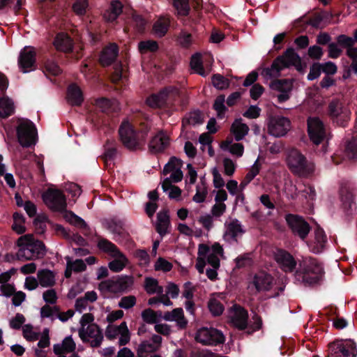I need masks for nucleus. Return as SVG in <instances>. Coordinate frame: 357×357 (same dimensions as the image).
<instances>
[{
	"label": "nucleus",
	"mask_w": 357,
	"mask_h": 357,
	"mask_svg": "<svg viewBox=\"0 0 357 357\" xmlns=\"http://www.w3.org/2000/svg\"><path fill=\"white\" fill-rule=\"evenodd\" d=\"M324 54L323 50L318 45H313L308 49L309 56L314 60H320Z\"/></svg>",
	"instance_id": "0e129e2a"
},
{
	"label": "nucleus",
	"mask_w": 357,
	"mask_h": 357,
	"mask_svg": "<svg viewBox=\"0 0 357 357\" xmlns=\"http://www.w3.org/2000/svg\"><path fill=\"white\" fill-rule=\"evenodd\" d=\"M18 66L23 73H29L35 69L36 53L32 47H24L18 57Z\"/></svg>",
	"instance_id": "f3484780"
},
{
	"label": "nucleus",
	"mask_w": 357,
	"mask_h": 357,
	"mask_svg": "<svg viewBox=\"0 0 357 357\" xmlns=\"http://www.w3.org/2000/svg\"><path fill=\"white\" fill-rule=\"evenodd\" d=\"M169 20L165 18L158 19L153 24L155 33L160 37L164 36L169 29Z\"/></svg>",
	"instance_id": "58836bf2"
},
{
	"label": "nucleus",
	"mask_w": 357,
	"mask_h": 357,
	"mask_svg": "<svg viewBox=\"0 0 357 357\" xmlns=\"http://www.w3.org/2000/svg\"><path fill=\"white\" fill-rule=\"evenodd\" d=\"M285 220L292 234L305 240L311 230V227L305 220L298 215L288 213L285 215Z\"/></svg>",
	"instance_id": "ddd939ff"
},
{
	"label": "nucleus",
	"mask_w": 357,
	"mask_h": 357,
	"mask_svg": "<svg viewBox=\"0 0 357 357\" xmlns=\"http://www.w3.org/2000/svg\"><path fill=\"white\" fill-rule=\"evenodd\" d=\"M173 265L164 258L160 257L155 264V269L157 271L161 270L165 272L170 271L172 269Z\"/></svg>",
	"instance_id": "680f3d73"
},
{
	"label": "nucleus",
	"mask_w": 357,
	"mask_h": 357,
	"mask_svg": "<svg viewBox=\"0 0 357 357\" xmlns=\"http://www.w3.org/2000/svg\"><path fill=\"white\" fill-rule=\"evenodd\" d=\"M321 70L326 75H333L337 71V66L332 61H327L321 63Z\"/></svg>",
	"instance_id": "338daca9"
},
{
	"label": "nucleus",
	"mask_w": 357,
	"mask_h": 357,
	"mask_svg": "<svg viewBox=\"0 0 357 357\" xmlns=\"http://www.w3.org/2000/svg\"><path fill=\"white\" fill-rule=\"evenodd\" d=\"M66 98L68 102L75 106L82 105L84 98L80 88L76 84H71L67 89Z\"/></svg>",
	"instance_id": "393cba45"
},
{
	"label": "nucleus",
	"mask_w": 357,
	"mask_h": 357,
	"mask_svg": "<svg viewBox=\"0 0 357 357\" xmlns=\"http://www.w3.org/2000/svg\"><path fill=\"white\" fill-rule=\"evenodd\" d=\"M132 23L135 30L138 33H142L144 32L146 26V21L142 15L136 13L133 14Z\"/></svg>",
	"instance_id": "603ef678"
},
{
	"label": "nucleus",
	"mask_w": 357,
	"mask_h": 357,
	"mask_svg": "<svg viewBox=\"0 0 357 357\" xmlns=\"http://www.w3.org/2000/svg\"><path fill=\"white\" fill-rule=\"evenodd\" d=\"M54 46L57 51L64 53H70L74 47L73 39L66 33H57L54 39Z\"/></svg>",
	"instance_id": "aec40b11"
},
{
	"label": "nucleus",
	"mask_w": 357,
	"mask_h": 357,
	"mask_svg": "<svg viewBox=\"0 0 357 357\" xmlns=\"http://www.w3.org/2000/svg\"><path fill=\"white\" fill-rule=\"evenodd\" d=\"M158 285V282L156 279L153 278H146L145 279V289L149 294H155Z\"/></svg>",
	"instance_id": "e2e57ef3"
},
{
	"label": "nucleus",
	"mask_w": 357,
	"mask_h": 357,
	"mask_svg": "<svg viewBox=\"0 0 357 357\" xmlns=\"http://www.w3.org/2000/svg\"><path fill=\"white\" fill-rule=\"evenodd\" d=\"M123 4L119 0H114L111 2L108 9L102 14L104 20L107 22H115L123 12Z\"/></svg>",
	"instance_id": "5701e85b"
},
{
	"label": "nucleus",
	"mask_w": 357,
	"mask_h": 357,
	"mask_svg": "<svg viewBox=\"0 0 357 357\" xmlns=\"http://www.w3.org/2000/svg\"><path fill=\"white\" fill-rule=\"evenodd\" d=\"M105 224L107 229L112 233L122 235L125 231L126 220L115 216L106 220Z\"/></svg>",
	"instance_id": "a878e982"
},
{
	"label": "nucleus",
	"mask_w": 357,
	"mask_h": 357,
	"mask_svg": "<svg viewBox=\"0 0 357 357\" xmlns=\"http://www.w3.org/2000/svg\"><path fill=\"white\" fill-rule=\"evenodd\" d=\"M133 277L121 275L102 282L100 287L109 292L117 294L126 292L133 285Z\"/></svg>",
	"instance_id": "4468645a"
},
{
	"label": "nucleus",
	"mask_w": 357,
	"mask_h": 357,
	"mask_svg": "<svg viewBox=\"0 0 357 357\" xmlns=\"http://www.w3.org/2000/svg\"><path fill=\"white\" fill-rule=\"evenodd\" d=\"M66 261H69L74 272L80 273L86 269V265L82 259L72 261L70 257H66Z\"/></svg>",
	"instance_id": "4d7b16f0"
},
{
	"label": "nucleus",
	"mask_w": 357,
	"mask_h": 357,
	"mask_svg": "<svg viewBox=\"0 0 357 357\" xmlns=\"http://www.w3.org/2000/svg\"><path fill=\"white\" fill-rule=\"evenodd\" d=\"M26 319L22 314L17 313L15 317L10 321V328L19 330L22 326L24 324Z\"/></svg>",
	"instance_id": "052dcab7"
},
{
	"label": "nucleus",
	"mask_w": 357,
	"mask_h": 357,
	"mask_svg": "<svg viewBox=\"0 0 357 357\" xmlns=\"http://www.w3.org/2000/svg\"><path fill=\"white\" fill-rule=\"evenodd\" d=\"M321 63L315 62L310 68V72L307 76L308 80L312 81L317 79L321 73Z\"/></svg>",
	"instance_id": "5fc2aeb1"
},
{
	"label": "nucleus",
	"mask_w": 357,
	"mask_h": 357,
	"mask_svg": "<svg viewBox=\"0 0 357 357\" xmlns=\"http://www.w3.org/2000/svg\"><path fill=\"white\" fill-rule=\"evenodd\" d=\"M148 132L147 128L137 130L128 121H123L119 128L120 140L123 146L130 151L142 149Z\"/></svg>",
	"instance_id": "7ed1b4c3"
},
{
	"label": "nucleus",
	"mask_w": 357,
	"mask_h": 357,
	"mask_svg": "<svg viewBox=\"0 0 357 357\" xmlns=\"http://www.w3.org/2000/svg\"><path fill=\"white\" fill-rule=\"evenodd\" d=\"M204 122V116L200 110H195L186 115L182 121V126L185 127L188 125L195 126L197 124H202Z\"/></svg>",
	"instance_id": "473e14b6"
},
{
	"label": "nucleus",
	"mask_w": 357,
	"mask_h": 357,
	"mask_svg": "<svg viewBox=\"0 0 357 357\" xmlns=\"http://www.w3.org/2000/svg\"><path fill=\"white\" fill-rule=\"evenodd\" d=\"M212 84L219 90H224L229 86V81L220 74H214L212 76Z\"/></svg>",
	"instance_id": "49530a36"
},
{
	"label": "nucleus",
	"mask_w": 357,
	"mask_h": 357,
	"mask_svg": "<svg viewBox=\"0 0 357 357\" xmlns=\"http://www.w3.org/2000/svg\"><path fill=\"white\" fill-rule=\"evenodd\" d=\"M138 49L142 54H145L149 52H155L158 49V43L155 40H143L139 43Z\"/></svg>",
	"instance_id": "37998d69"
},
{
	"label": "nucleus",
	"mask_w": 357,
	"mask_h": 357,
	"mask_svg": "<svg viewBox=\"0 0 357 357\" xmlns=\"http://www.w3.org/2000/svg\"><path fill=\"white\" fill-rule=\"evenodd\" d=\"M344 151L349 158H355L357 155V146L355 142L349 141L345 145Z\"/></svg>",
	"instance_id": "774afa93"
},
{
	"label": "nucleus",
	"mask_w": 357,
	"mask_h": 357,
	"mask_svg": "<svg viewBox=\"0 0 357 357\" xmlns=\"http://www.w3.org/2000/svg\"><path fill=\"white\" fill-rule=\"evenodd\" d=\"M62 72L56 62L53 60H47L43 65V73L46 75L57 76Z\"/></svg>",
	"instance_id": "e433bc0d"
},
{
	"label": "nucleus",
	"mask_w": 357,
	"mask_h": 357,
	"mask_svg": "<svg viewBox=\"0 0 357 357\" xmlns=\"http://www.w3.org/2000/svg\"><path fill=\"white\" fill-rule=\"evenodd\" d=\"M15 111L13 100L7 96L0 98V118L6 119Z\"/></svg>",
	"instance_id": "c85d7f7f"
},
{
	"label": "nucleus",
	"mask_w": 357,
	"mask_h": 357,
	"mask_svg": "<svg viewBox=\"0 0 357 357\" xmlns=\"http://www.w3.org/2000/svg\"><path fill=\"white\" fill-rule=\"evenodd\" d=\"M225 98L224 95H219L215 100L213 109L217 112L218 119H223L227 108L225 105Z\"/></svg>",
	"instance_id": "4c0bfd02"
},
{
	"label": "nucleus",
	"mask_w": 357,
	"mask_h": 357,
	"mask_svg": "<svg viewBox=\"0 0 357 357\" xmlns=\"http://www.w3.org/2000/svg\"><path fill=\"white\" fill-rule=\"evenodd\" d=\"M126 77L124 75V69L121 62L116 64L114 72L112 73V79L114 82H118L123 80Z\"/></svg>",
	"instance_id": "13d9d810"
},
{
	"label": "nucleus",
	"mask_w": 357,
	"mask_h": 357,
	"mask_svg": "<svg viewBox=\"0 0 357 357\" xmlns=\"http://www.w3.org/2000/svg\"><path fill=\"white\" fill-rule=\"evenodd\" d=\"M227 231L231 238L236 241H237L238 234L244 233L241 225L237 219H234L229 223Z\"/></svg>",
	"instance_id": "c03bdc74"
},
{
	"label": "nucleus",
	"mask_w": 357,
	"mask_h": 357,
	"mask_svg": "<svg viewBox=\"0 0 357 357\" xmlns=\"http://www.w3.org/2000/svg\"><path fill=\"white\" fill-rule=\"evenodd\" d=\"M190 66L197 74L202 77H206L207 73L206 72L202 60L201 55L198 53L192 55L190 60Z\"/></svg>",
	"instance_id": "c9c22d12"
},
{
	"label": "nucleus",
	"mask_w": 357,
	"mask_h": 357,
	"mask_svg": "<svg viewBox=\"0 0 357 357\" xmlns=\"http://www.w3.org/2000/svg\"><path fill=\"white\" fill-rule=\"evenodd\" d=\"M18 142L23 147H29L35 144L36 128L34 123L29 120H22L17 127Z\"/></svg>",
	"instance_id": "9b49d317"
},
{
	"label": "nucleus",
	"mask_w": 357,
	"mask_h": 357,
	"mask_svg": "<svg viewBox=\"0 0 357 357\" xmlns=\"http://www.w3.org/2000/svg\"><path fill=\"white\" fill-rule=\"evenodd\" d=\"M42 198L45 205L52 211H66V197L61 190L48 188L42 195Z\"/></svg>",
	"instance_id": "9d476101"
},
{
	"label": "nucleus",
	"mask_w": 357,
	"mask_h": 357,
	"mask_svg": "<svg viewBox=\"0 0 357 357\" xmlns=\"http://www.w3.org/2000/svg\"><path fill=\"white\" fill-rule=\"evenodd\" d=\"M65 218L70 224L75 225L76 227L82 229H86L88 227L86 222L80 217L75 214L73 211H66Z\"/></svg>",
	"instance_id": "a19ab883"
},
{
	"label": "nucleus",
	"mask_w": 357,
	"mask_h": 357,
	"mask_svg": "<svg viewBox=\"0 0 357 357\" xmlns=\"http://www.w3.org/2000/svg\"><path fill=\"white\" fill-rule=\"evenodd\" d=\"M38 279L40 284L43 287H52L55 284L54 274L48 269H42L38 272Z\"/></svg>",
	"instance_id": "cd10ccee"
},
{
	"label": "nucleus",
	"mask_w": 357,
	"mask_h": 357,
	"mask_svg": "<svg viewBox=\"0 0 357 357\" xmlns=\"http://www.w3.org/2000/svg\"><path fill=\"white\" fill-rule=\"evenodd\" d=\"M287 162L289 168L294 173L307 175L313 172L314 166L310 163L304 155L296 149L289 151Z\"/></svg>",
	"instance_id": "1a4fd4ad"
},
{
	"label": "nucleus",
	"mask_w": 357,
	"mask_h": 357,
	"mask_svg": "<svg viewBox=\"0 0 357 357\" xmlns=\"http://www.w3.org/2000/svg\"><path fill=\"white\" fill-rule=\"evenodd\" d=\"M158 349V346L155 345L148 340L143 341L138 347L137 355L143 357V354L155 352Z\"/></svg>",
	"instance_id": "de8ad7c7"
},
{
	"label": "nucleus",
	"mask_w": 357,
	"mask_h": 357,
	"mask_svg": "<svg viewBox=\"0 0 357 357\" xmlns=\"http://www.w3.org/2000/svg\"><path fill=\"white\" fill-rule=\"evenodd\" d=\"M233 308L234 313L231 317V322L235 328H238L239 331L246 330L245 333L248 335H252L255 331L261 329L262 320L257 314L253 315V324L249 325L248 311L239 305H234Z\"/></svg>",
	"instance_id": "39448f33"
},
{
	"label": "nucleus",
	"mask_w": 357,
	"mask_h": 357,
	"mask_svg": "<svg viewBox=\"0 0 357 357\" xmlns=\"http://www.w3.org/2000/svg\"><path fill=\"white\" fill-rule=\"evenodd\" d=\"M119 47L116 43H111L104 47L99 57L100 63L105 67L113 63L119 55Z\"/></svg>",
	"instance_id": "4be33fe9"
},
{
	"label": "nucleus",
	"mask_w": 357,
	"mask_h": 357,
	"mask_svg": "<svg viewBox=\"0 0 357 357\" xmlns=\"http://www.w3.org/2000/svg\"><path fill=\"white\" fill-rule=\"evenodd\" d=\"M274 278L269 273L265 271H260L255 274L252 283L257 291H269L273 285Z\"/></svg>",
	"instance_id": "412c9836"
},
{
	"label": "nucleus",
	"mask_w": 357,
	"mask_h": 357,
	"mask_svg": "<svg viewBox=\"0 0 357 357\" xmlns=\"http://www.w3.org/2000/svg\"><path fill=\"white\" fill-rule=\"evenodd\" d=\"M195 340L204 345L216 346L223 344L225 341V337L220 330L212 327H202L197 331Z\"/></svg>",
	"instance_id": "f8f14e48"
},
{
	"label": "nucleus",
	"mask_w": 357,
	"mask_h": 357,
	"mask_svg": "<svg viewBox=\"0 0 357 357\" xmlns=\"http://www.w3.org/2000/svg\"><path fill=\"white\" fill-rule=\"evenodd\" d=\"M356 195L357 191L349 187H342L340 190L341 206L344 215L348 218L351 217L356 209Z\"/></svg>",
	"instance_id": "2eb2a0df"
},
{
	"label": "nucleus",
	"mask_w": 357,
	"mask_h": 357,
	"mask_svg": "<svg viewBox=\"0 0 357 357\" xmlns=\"http://www.w3.org/2000/svg\"><path fill=\"white\" fill-rule=\"evenodd\" d=\"M337 43L342 47H350L354 45V40L351 37L341 34L337 38Z\"/></svg>",
	"instance_id": "69168bd1"
},
{
	"label": "nucleus",
	"mask_w": 357,
	"mask_h": 357,
	"mask_svg": "<svg viewBox=\"0 0 357 357\" xmlns=\"http://www.w3.org/2000/svg\"><path fill=\"white\" fill-rule=\"evenodd\" d=\"M136 297L132 295L123 296L121 298L120 301L119 302V307L124 309H130L132 307H134L136 304Z\"/></svg>",
	"instance_id": "6e6d98bb"
},
{
	"label": "nucleus",
	"mask_w": 357,
	"mask_h": 357,
	"mask_svg": "<svg viewBox=\"0 0 357 357\" xmlns=\"http://www.w3.org/2000/svg\"><path fill=\"white\" fill-rule=\"evenodd\" d=\"M98 247L105 252L109 253L116 259L110 261L108 264L109 269L118 273L123 269L128 263L126 255L120 251L116 245L106 238H100L98 242Z\"/></svg>",
	"instance_id": "0eeeda50"
},
{
	"label": "nucleus",
	"mask_w": 357,
	"mask_h": 357,
	"mask_svg": "<svg viewBox=\"0 0 357 357\" xmlns=\"http://www.w3.org/2000/svg\"><path fill=\"white\" fill-rule=\"evenodd\" d=\"M20 248L17 253L20 260H34L43 257L46 254V247L43 241L36 240L33 235L26 234L17 241Z\"/></svg>",
	"instance_id": "20e7f679"
},
{
	"label": "nucleus",
	"mask_w": 357,
	"mask_h": 357,
	"mask_svg": "<svg viewBox=\"0 0 357 357\" xmlns=\"http://www.w3.org/2000/svg\"><path fill=\"white\" fill-rule=\"evenodd\" d=\"M170 226V218L168 209H163L157 214L156 231L164 236L167 234V229Z\"/></svg>",
	"instance_id": "b1692460"
},
{
	"label": "nucleus",
	"mask_w": 357,
	"mask_h": 357,
	"mask_svg": "<svg viewBox=\"0 0 357 357\" xmlns=\"http://www.w3.org/2000/svg\"><path fill=\"white\" fill-rule=\"evenodd\" d=\"M177 40L182 47H189L192 44V34L183 30L178 36Z\"/></svg>",
	"instance_id": "bf43d9fd"
},
{
	"label": "nucleus",
	"mask_w": 357,
	"mask_h": 357,
	"mask_svg": "<svg viewBox=\"0 0 357 357\" xmlns=\"http://www.w3.org/2000/svg\"><path fill=\"white\" fill-rule=\"evenodd\" d=\"M261 169V164L259 162V158L255 162L248 173L245 175L244 179L240 184V188L243 190L247 185H248L254 178L259 173Z\"/></svg>",
	"instance_id": "72a5a7b5"
},
{
	"label": "nucleus",
	"mask_w": 357,
	"mask_h": 357,
	"mask_svg": "<svg viewBox=\"0 0 357 357\" xmlns=\"http://www.w3.org/2000/svg\"><path fill=\"white\" fill-rule=\"evenodd\" d=\"M270 87L280 92H290L292 89V82L287 79H278L271 82Z\"/></svg>",
	"instance_id": "f704fd0d"
},
{
	"label": "nucleus",
	"mask_w": 357,
	"mask_h": 357,
	"mask_svg": "<svg viewBox=\"0 0 357 357\" xmlns=\"http://www.w3.org/2000/svg\"><path fill=\"white\" fill-rule=\"evenodd\" d=\"M88 6V0H75L73 4L72 8L77 15L82 16L85 15Z\"/></svg>",
	"instance_id": "3c124183"
},
{
	"label": "nucleus",
	"mask_w": 357,
	"mask_h": 357,
	"mask_svg": "<svg viewBox=\"0 0 357 357\" xmlns=\"http://www.w3.org/2000/svg\"><path fill=\"white\" fill-rule=\"evenodd\" d=\"M183 165V161L177 158L175 156H172L169 158V162L165 165L162 173L164 175H167L171 172H174L178 167H181Z\"/></svg>",
	"instance_id": "09e8293b"
},
{
	"label": "nucleus",
	"mask_w": 357,
	"mask_h": 357,
	"mask_svg": "<svg viewBox=\"0 0 357 357\" xmlns=\"http://www.w3.org/2000/svg\"><path fill=\"white\" fill-rule=\"evenodd\" d=\"M274 259L284 272H295L296 281L305 287L319 283L324 274L323 266L314 258L310 257L303 260L297 268V261L294 257L287 250L278 248L274 253Z\"/></svg>",
	"instance_id": "f257e3e1"
},
{
	"label": "nucleus",
	"mask_w": 357,
	"mask_h": 357,
	"mask_svg": "<svg viewBox=\"0 0 357 357\" xmlns=\"http://www.w3.org/2000/svg\"><path fill=\"white\" fill-rule=\"evenodd\" d=\"M307 126L309 137L314 144L319 145L326 139V143L322 146V151L326 153L328 138L324 122L317 116H310L307 120Z\"/></svg>",
	"instance_id": "6e6552de"
},
{
	"label": "nucleus",
	"mask_w": 357,
	"mask_h": 357,
	"mask_svg": "<svg viewBox=\"0 0 357 357\" xmlns=\"http://www.w3.org/2000/svg\"><path fill=\"white\" fill-rule=\"evenodd\" d=\"M96 105L103 113L110 114L115 110L114 102L106 98L96 100Z\"/></svg>",
	"instance_id": "79ce46f5"
},
{
	"label": "nucleus",
	"mask_w": 357,
	"mask_h": 357,
	"mask_svg": "<svg viewBox=\"0 0 357 357\" xmlns=\"http://www.w3.org/2000/svg\"><path fill=\"white\" fill-rule=\"evenodd\" d=\"M161 315V312L158 313L151 308L146 309L142 312V319L147 324H156L158 321V317Z\"/></svg>",
	"instance_id": "a18cd8bd"
},
{
	"label": "nucleus",
	"mask_w": 357,
	"mask_h": 357,
	"mask_svg": "<svg viewBox=\"0 0 357 357\" xmlns=\"http://www.w3.org/2000/svg\"><path fill=\"white\" fill-rule=\"evenodd\" d=\"M355 352L356 347H350L341 340H335L328 344L327 357H356Z\"/></svg>",
	"instance_id": "a211bd4d"
},
{
	"label": "nucleus",
	"mask_w": 357,
	"mask_h": 357,
	"mask_svg": "<svg viewBox=\"0 0 357 357\" xmlns=\"http://www.w3.org/2000/svg\"><path fill=\"white\" fill-rule=\"evenodd\" d=\"M118 142L115 139H107L104 144L105 153L103 158L105 160H113L118 153Z\"/></svg>",
	"instance_id": "2f4dec72"
},
{
	"label": "nucleus",
	"mask_w": 357,
	"mask_h": 357,
	"mask_svg": "<svg viewBox=\"0 0 357 357\" xmlns=\"http://www.w3.org/2000/svg\"><path fill=\"white\" fill-rule=\"evenodd\" d=\"M98 332H102L98 325L96 324H89L86 328H81L79 330V336L83 342H89V340L88 337H94Z\"/></svg>",
	"instance_id": "7c9ffc66"
},
{
	"label": "nucleus",
	"mask_w": 357,
	"mask_h": 357,
	"mask_svg": "<svg viewBox=\"0 0 357 357\" xmlns=\"http://www.w3.org/2000/svg\"><path fill=\"white\" fill-rule=\"evenodd\" d=\"M172 91L171 88H165L156 94H153L149 99V105L151 107H162L167 103V98Z\"/></svg>",
	"instance_id": "bb28decb"
},
{
	"label": "nucleus",
	"mask_w": 357,
	"mask_h": 357,
	"mask_svg": "<svg viewBox=\"0 0 357 357\" xmlns=\"http://www.w3.org/2000/svg\"><path fill=\"white\" fill-rule=\"evenodd\" d=\"M208 307L213 316H220L224 311V305L220 301L215 298L210 299L208 303Z\"/></svg>",
	"instance_id": "8fccbe9b"
},
{
	"label": "nucleus",
	"mask_w": 357,
	"mask_h": 357,
	"mask_svg": "<svg viewBox=\"0 0 357 357\" xmlns=\"http://www.w3.org/2000/svg\"><path fill=\"white\" fill-rule=\"evenodd\" d=\"M173 6L177 11L178 15H188L190 10L189 0H174Z\"/></svg>",
	"instance_id": "ea45409f"
},
{
	"label": "nucleus",
	"mask_w": 357,
	"mask_h": 357,
	"mask_svg": "<svg viewBox=\"0 0 357 357\" xmlns=\"http://www.w3.org/2000/svg\"><path fill=\"white\" fill-rule=\"evenodd\" d=\"M47 217L43 215H38L34 221L33 224L35 226V229L36 233L39 234H43L46 230V222H47Z\"/></svg>",
	"instance_id": "864d4df0"
},
{
	"label": "nucleus",
	"mask_w": 357,
	"mask_h": 357,
	"mask_svg": "<svg viewBox=\"0 0 357 357\" xmlns=\"http://www.w3.org/2000/svg\"><path fill=\"white\" fill-rule=\"evenodd\" d=\"M169 145V137L162 131L160 130L153 136L149 143V150L151 153H162Z\"/></svg>",
	"instance_id": "6ab92c4d"
},
{
	"label": "nucleus",
	"mask_w": 357,
	"mask_h": 357,
	"mask_svg": "<svg viewBox=\"0 0 357 357\" xmlns=\"http://www.w3.org/2000/svg\"><path fill=\"white\" fill-rule=\"evenodd\" d=\"M291 122L284 116H274L269 119L268 123V132L275 137L285 135L290 128Z\"/></svg>",
	"instance_id": "dca6fc26"
},
{
	"label": "nucleus",
	"mask_w": 357,
	"mask_h": 357,
	"mask_svg": "<svg viewBox=\"0 0 357 357\" xmlns=\"http://www.w3.org/2000/svg\"><path fill=\"white\" fill-rule=\"evenodd\" d=\"M326 114L333 124L345 128L350 121L351 112L338 98H333L326 108Z\"/></svg>",
	"instance_id": "423d86ee"
},
{
	"label": "nucleus",
	"mask_w": 357,
	"mask_h": 357,
	"mask_svg": "<svg viewBox=\"0 0 357 357\" xmlns=\"http://www.w3.org/2000/svg\"><path fill=\"white\" fill-rule=\"evenodd\" d=\"M241 119H236L231 125V131L233 132L236 141H241L248 135L249 128L245 123L241 122Z\"/></svg>",
	"instance_id": "c756f323"
},
{
	"label": "nucleus",
	"mask_w": 357,
	"mask_h": 357,
	"mask_svg": "<svg viewBox=\"0 0 357 357\" xmlns=\"http://www.w3.org/2000/svg\"><path fill=\"white\" fill-rule=\"evenodd\" d=\"M294 66L298 72L303 71L301 56L293 47H288L282 55L277 56L271 67L264 69L263 73L268 77H278L282 70Z\"/></svg>",
	"instance_id": "f03ea898"
}]
</instances>
